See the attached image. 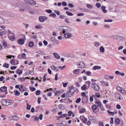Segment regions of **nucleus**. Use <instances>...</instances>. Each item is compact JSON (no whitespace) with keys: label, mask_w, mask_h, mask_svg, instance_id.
I'll return each mask as SVG.
<instances>
[{"label":"nucleus","mask_w":126,"mask_h":126,"mask_svg":"<svg viewBox=\"0 0 126 126\" xmlns=\"http://www.w3.org/2000/svg\"><path fill=\"white\" fill-rule=\"evenodd\" d=\"M0 90L1 92H7V91H6V90H7V87L5 86L2 87L0 88Z\"/></svg>","instance_id":"15"},{"label":"nucleus","mask_w":126,"mask_h":126,"mask_svg":"<svg viewBox=\"0 0 126 126\" xmlns=\"http://www.w3.org/2000/svg\"><path fill=\"white\" fill-rule=\"evenodd\" d=\"M78 67L79 68H85L86 65L83 63V62H80L78 64Z\"/></svg>","instance_id":"8"},{"label":"nucleus","mask_w":126,"mask_h":126,"mask_svg":"<svg viewBox=\"0 0 126 126\" xmlns=\"http://www.w3.org/2000/svg\"><path fill=\"white\" fill-rule=\"evenodd\" d=\"M92 109L94 113H95V111H97V110H98V106H97L96 104H94L92 106Z\"/></svg>","instance_id":"9"},{"label":"nucleus","mask_w":126,"mask_h":126,"mask_svg":"<svg viewBox=\"0 0 126 126\" xmlns=\"http://www.w3.org/2000/svg\"><path fill=\"white\" fill-rule=\"evenodd\" d=\"M27 8L26 9V10H27V11H30V10H32V8H31V6H29V5H27Z\"/></svg>","instance_id":"35"},{"label":"nucleus","mask_w":126,"mask_h":126,"mask_svg":"<svg viewBox=\"0 0 126 126\" xmlns=\"http://www.w3.org/2000/svg\"><path fill=\"white\" fill-rule=\"evenodd\" d=\"M0 33H2V34H6L7 33V31L5 30V27L3 26H0Z\"/></svg>","instance_id":"6"},{"label":"nucleus","mask_w":126,"mask_h":126,"mask_svg":"<svg viewBox=\"0 0 126 126\" xmlns=\"http://www.w3.org/2000/svg\"><path fill=\"white\" fill-rule=\"evenodd\" d=\"M80 119H81L82 123H83V124H86V123H87V118H86L84 117H81Z\"/></svg>","instance_id":"14"},{"label":"nucleus","mask_w":126,"mask_h":126,"mask_svg":"<svg viewBox=\"0 0 126 126\" xmlns=\"http://www.w3.org/2000/svg\"><path fill=\"white\" fill-rule=\"evenodd\" d=\"M86 88H87V86H86V85H84L82 87V90H86Z\"/></svg>","instance_id":"52"},{"label":"nucleus","mask_w":126,"mask_h":126,"mask_svg":"<svg viewBox=\"0 0 126 126\" xmlns=\"http://www.w3.org/2000/svg\"><path fill=\"white\" fill-rule=\"evenodd\" d=\"M110 125H114V118L113 117L111 118Z\"/></svg>","instance_id":"54"},{"label":"nucleus","mask_w":126,"mask_h":126,"mask_svg":"<svg viewBox=\"0 0 126 126\" xmlns=\"http://www.w3.org/2000/svg\"><path fill=\"white\" fill-rule=\"evenodd\" d=\"M100 8H101V9H102V12L104 13H107V12H108V10H106V6H101Z\"/></svg>","instance_id":"17"},{"label":"nucleus","mask_w":126,"mask_h":126,"mask_svg":"<svg viewBox=\"0 0 126 126\" xmlns=\"http://www.w3.org/2000/svg\"><path fill=\"white\" fill-rule=\"evenodd\" d=\"M1 104H3L5 106H10L11 104H12V102H11V100H6V99H2L1 100Z\"/></svg>","instance_id":"1"},{"label":"nucleus","mask_w":126,"mask_h":126,"mask_svg":"<svg viewBox=\"0 0 126 126\" xmlns=\"http://www.w3.org/2000/svg\"><path fill=\"white\" fill-rule=\"evenodd\" d=\"M18 44H19V45H24V39L23 38H21V39H19L18 40Z\"/></svg>","instance_id":"12"},{"label":"nucleus","mask_w":126,"mask_h":126,"mask_svg":"<svg viewBox=\"0 0 126 126\" xmlns=\"http://www.w3.org/2000/svg\"><path fill=\"white\" fill-rule=\"evenodd\" d=\"M81 96H82V97H84L83 98V100H84V99H86L87 101H88V96H86V94L85 93H82Z\"/></svg>","instance_id":"13"},{"label":"nucleus","mask_w":126,"mask_h":126,"mask_svg":"<svg viewBox=\"0 0 126 126\" xmlns=\"http://www.w3.org/2000/svg\"><path fill=\"white\" fill-rule=\"evenodd\" d=\"M118 88H120L119 87H117V90H119V91H120L121 93H122L123 94H126V91L125 90V89L122 88L120 89V90L118 89Z\"/></svg>","instance_id":"20"},{"label":"nucleus","mask_w":126,"mask_h":126,"mask_svg":"<svg viewBox=\"0 0 126 126\" xmlns=\"http://www.w3.org/2000/svg\"><path fill=\"white\" fill-rule=\"evenodd\" d=\"M87 7H88V8H90L91 9H92V8H93V6L90 4H88L87 5Z\"/></svg>","instance_id":"50"},{"label":"nucleus","mask_w":126,"mask_h":126,"mask_svg":"<svg viewBox=\"0 0 126 126\" xmlns=\"http://www.w3.org/2000/svg\"><path fill=\"white\" fill-rule=\"evenodd\" d=\"M35 28H36V29H42L43 28V27L40 25H36L35 26Z\"/></svg>","instance_id":"47"},{"label":"nucleus","mask_w":126,"mask_h":126,"mask_svg":"<svg viewBox=\"0 0 126 126\" xmlns=\"http://www.w3.org/2000/svg\"><path fill=\"white\" fill-rule=\"evenodd\" d=\"M3 67H5V68H8L9 67V64L5 63L3 65Z\"/></svg>","instance_id":"33"},{"label":"nucleus","mask_w":126,"mask_h":126,"mask_svg":"<svg viewBox=\"0 0 126 126\" xmlns=\"http://www.w3.org/2000/svg\"><path fill=\"white\" fill-rule=\"evenodd\" d=\"M104 22H113V20L112 19L104 20Z\"/></svg>","instance_id":"56"},{"label":"nucleus","mask_w":126,"mask_h":126,"mask_svg":"<svg viewBox=\"0 0 126 126\" xmlns=\"http://www.w3.org/2000/svg\"><path fill=\"white\" fill-rule=\"evenodd\" d=\"M41 94V91L40 90H37L35 92V95H36V96H40Z\"/></svg>","instance_id":"36"},{"label":"nucleus","mask_w":126,"mask_h":126,"mask_svg":"<svg viewBox=\"0 0 126 126\" xmlns=\"http://www.w3.org/2000/svg\"><path fill=\"white\" fill-rule=\"evenodd\" d=\"M29 47H34V42L33 41H31L29 43Z\"/></svg>","instance_id":"38"},{"label":"nucleus","mask_w":126,"mask_h":126,"mask_svg":"<svg viewBox=\"0 0 126 126\" xmlns=\"http://www.w3.org/2000/svg\"><path fill=\"white\" fill-rule=\"evenodd\" d=\"M11 64H12L13 65H15V60H13V59H12L11 61Z\"/></svg>","instance_id":"49"},{"label":"nucleus","mask_w":126,"mask_h":126,"mask_svg":"<svg viewBox=\"0 0 126 126\" xmlns=\"http://www.w3.org/2000/svg\"><path fill=\"white\" fill-rule=\"evenodd\" d=\"M81 101V98H78L76 100V103H80V101Z\"/></svg>","instance_id":"63"},{"label":"nucleus","mask_w":126,"mask_h":126,"mask_svg":"<svg viewBox=\"0 0 126 126\" xmlns=\"http://www.w3.org/2000/svg\"><path fill=\"white\" fill-rule=\"evenodd\" d=\"M27 4H25L24 6V8H21L20 9V11H21V12H24V11H27V10H26V9H27Z\"/></svg>","instance_id":"10"},{"label":"nucleus","mask_w":126,"mask_h":126,"mask_svg":"<svg viewBox=\"0 0 126 126\" xmlns=\"http://www.w3.org/2000/svg\"><path fill=\"white\" fill-rule=\"evenodd\" d=\"M43 59H44V60H50L51 57L50 56H44Z\"/></svg>","instance_id":"55"},{"label":"nucleus","mask_w":126,"mask_h":126,"mask_svg":"<svg viewBox=\"0 0 126 126\" xmlns=\"http://www.w3.org/2000/svg\"><path fill=\"white\" fill-rule=\"evenodd\" d=\"M23 72V71H22V70L18 69V70L17 71V73H18V74H19V75H21Z\"/></svg>","instance_id":"40"},{"label":"nucleus","mask_w":126,"mask_h":126,"mask_svg":"<svg viewBox=\"0 0 126 126\" xmlns=\"http://www.w3.org/2000/svg\"><path fill=\"white\" fill-rule=\"evenodd\" d=\"M99 51L100 52V53H105V48H104V47L103 46H101L99 48Z\"/></svg>","instance_id":"29"},{"label":"nucleus","mask_w":126,"mask_h":126,"mask_svg":"<svg viewBox=\"0 0 126 126\" xmlns=\"http://www.w3.org/2000/svg\"><path fill=\"white\" fill-rule=\"evenodd\" d=\"M66 14H67L69 16H72L73 15V14L70 12L66 11Z\"/></svg>","instance_id":"43"},{"label":"nucleus","mask_w":126,"mask_h":126,"mask_svg":"<svg viewBox=\"0 0 126 126\" xmlns=\"http://www.w3.org/2000/svg\"><path fill=\"white\" fill-rule=\"evenodd\" d=\"M89 120L90 121L92 122V123H95V122H96L95 118L92 116L89 117Z\"/></svg>","instance_id":"16"},{"label":"nucleus","mask_w":126,"mask_h":126,"mask_svg":"<svg viewBox=\"0 0 126 126\" xmlns=\"http://www.w3.org/2000/svg\"><path fill=\"white\" fill-rule=\"evenodd\" d=\"M93 70H96V69H97L98 70H100V69H101V66L97 65L94 66L93 67Z\"/></svg>","instance_id":"24"},{"label":"nucleus","mask_w":126,"mask_h":126,"mask_svg":"<svg viewBox=\"0 0 126 126\" xmlns=\"http://www.w3.org/2000/svg\"><path fill=\"white\" fill-rule=\"evenodd\" d=\"M48 19V17L47 16H40L39 17V20L40 22H44L45 20Z\"/></svg>","instance_id":"4"},{"label":"nucleus","mask_w":126,"mask_h":126,"mask_svg":"<svg viewBox=\"0 0 126 126\" xmlns=\"http://www.w3.org/2000/svg\"><path fill=\"white\" fill-rule=\"evenodd\" d=\"M79 70H80L79 69H77L73 71V73H75V74H78V73L79 72Z\"/></svg>","instance_id":"45"},{"label":"nucleus","mask_w":126,"mask_h":126,"mask_svg":"<svg viewBox=\"0 0 126 126\" xmlns=\"http://www.w3.org/2000/svg\"><path fill=\"white\" fill-rule=\"evenodd\" d=\"M8 38H9L10 39V40H11V41H13V40L14 39H15V36H13V35H8Z\"/></svg>","instance_id":"32"},{"label":"nucleus","mask_w":126,"mask_h":126,"mask_svg":"<svg viewBox=\"0 0 126 126\" xmlns=\"http://www.w3.org/2000/svg\"><path fill=\"white\" fill-rule=\"evenodd\" d=\"M46 12H47V13H52V11L51 9H48L45 10Z\"/></svg>","instance_id":"60"},{"label":"nucleus","mask_w":126,"mask_h":126,"mask_svg":"<svg viewBox=\"0 0 126 126\" xmlns=\"http://www.w3.org/2000/svg\"><path fill=\"white\" fill-rule=\"evenodd\" d=\"M66 126V122L63 121L61 124H59L58 125V126Z\"/></svg>","instance_id":"28"},{"label":"nucleus","mask_w":126,"mask_h":126,"mask_svg":"<svg viewBox=\"0 0 126 126\" xmlns=\"http://www.w3.org/2000/svg\"><path fill=\"white\" fill-rule=\"evenodd\" d=\"M26 3L30 4V5H35L37 3L36 1L33 0H24Z\"/></svg>","instance_id":"3"},{"label":"nucleus","mask_w":126,"mask_h":126,"mask_svg":"<svg viewBox=\"0 0 126 126\" xmlns=\"http://www.w3.org/2000/svg\"><path fill=\"white\" fill-rule=\"evenodd\" d=\"M30 89L31 91H32V92H34V91H36V88L34 87H30Z\"/></svg>","instance_id":"48"},{"label":"nucleus","mask_w":126,"mask_h":126,"mask_svg":"<svg viewBox=\"0 0 126 126\" xmlns=\"http://www.w3.org/2000/svg\"><path fill=\"white\" fill-rule=\"evenodd\" d=\"M92 87L95 91H99V90H100V87H99V85L94 82L92 83Z\"/></svg>","instance_id":"2"},{"label":"nucleus","mask_w":126,"mask_h":126,"mask_svg":"<svg viewBox=\"0 0 126 126\" xmlns=\"http://www.w3.org/2000/svg\"><path fill=\"white\" fill-rule=\"evenodd\" d=\"M73 95V94L70 92V91H67L66 94V96L67 98H69V97H71Z\"/></svg>","instance_id":"11"},{"label":"nucleus","mask_w":126,"mask_h":126,"mask_svg":"<svg viewBox=\"0 0 126 126\" xmlns=\"http://www.w3.org/2000/svg\"><path fill=\"white\" fill-rule=\"evenodd\" d=\"M115 97L116 99H118L119 100H123V96L120 94H115Z\"/></svg>","instance_id":"7"},{"label":"nucleus","mask_w":126,"mask_h":126,"mask_svg":"<svg viewBox=\"0 0 126 126\" xmlns=\"http://www.w3.org/2000/svg\"><path fill=\"white\" fill-rule=\"evenodd\" d=\"M86 74H87V75H88V76H90V75H91V74H92V73H91V71H86Z\"/></svg>","instance_id":"53"},{"label":"nucleus","mask_w":126,"mask_h":126,"mask_svg":"<svg viewBox=\"0 0 126 126\" xmlns=\"http://www.w3.org/2000/svg\"><path fill=\"white\" fill-rule=\"evenodd\" d=\"M76 90V89L74 88V86H72L71 87V89H70L69 91L71 93H72V94H74Z\"/></svg>","instance_id":"18"},{"label":"nucleus","mask_w":126,"mask_h":126,"mask_svg":"<svg viewBox=\"0 0 126 126\" xmlns=\"http://www.w3.org/2000/svg\"><path fill=\"white\" fill-rule=\"evenodd\" d=\"M49 16L50 17H53V18H55V17H57V15H56L55 13H52V14L49 15Z\"/></svg>","instance_id":"39"},{"label":"nucleus","mask_w":126,"mask_h":126,"mask_svg":"<svg viewBox=\"0 0 126 126\" xmlns=\"http://www.w3.org/2000/svg\"><path fill=\"white\" fill-rule=\"evenodd\" d=\"M95 105H97V107H101L102 106V103L101 101L99 100H96L94 101Z\"/></svg>","instance_id":"19"},{"label":"nucleus","mask_w":126,"mask_h":126,"mask_svg":"<svg viewBox=\"0 0 126 126\" xmlns=\"http://www.w3.org/2000/svg\"><path fill=\"white\" fill-rule=\"evenodd\" d=\"M64 36L65 38L68 39L69 38H70V37H71V34H70V33H66L64 34Z\"/></svg>","instance_id":"23"},{"label":"nucleus","mask_w":126,"mask_h":126,"mask_svg":"<svg viewBox=\"0 0 126 126\" xmlns=\"http://www.w3.org/2000/svg\"><path fill=\"white\" fill-rule=\"evenodd\" d=\"M94 45L96 48H98V47H100V43L99 42H94Z\"/></svg>","instance_id":"30"},{"label":"nucleus","mask_w":126,"mask_h":126,"mask_svg":"<svg viewBox=\"0 0 126 126\" xmlns=\"http://www.w3.org/2000/svg\"><path fill=\"white\" fill-rule=\"evenodd\" d=\"M86 110L84 108H81L79 110V113L80 114H83V113H85Z\"/></svg>","instance_id":"27"},{"label":"nucleus","mask_w":126,"mask_h":126,"mask_svg":"<svg viewBox=\"0 0 126 126\" xmlns=\"http://www.w3.org/2000/svg\"><path fill=\"white\" fill-rule=\"evenodd\" d=\"M77 15V16H84V13H78Z\"/></svg>","instance_id":"57"},{"label":"nucleus","mask_w":126,"mask_h":126,"mask_svg":"<svg viewBox=\"0 0 126 126\" xmlns=\"http://www.w3.org/2000/svg\"><path fill=\"white\" fill-rule=\"evenodd\" d=\"M104 27H105V28H111V26H110V25L106 24L104 26Z\"/></svg>","instance_id":"59"},{"label":"nucleus","mask_w":126,"mask_h":126,"mask_svg":"<svg viewBox=\"0 0 126 126\" xmlns=\"http://www.w3.org/2000/svg\"><path fill=\"white\" fill-rule=\"evenodd\" d=\"M53 55L54 56L55 58L57 59V60H60L61 59V56L58 55V53H53Z\"/></svg>","instance_id":"21"},{"label":"nucleus","mask_w":126,"mask_h":126,"mask_svg":"<svg viewBox=\"0 0 126 126\" xmlns=\"http://www.w3.org/2000/svg\"><path fill=\"white\" fill-rule=\"evenodd\" d=\"M27 110L29 111L31 110V105H29L28 103H27Z\"/></svg>","instance_id":"42"},{"label":"nucleus","mask_w":126,"mask_h":126,"mask_svg":"<svg viewBox=\"0 0 126 126\" xmlns=\"http://www.w3.org/2000/svg\"><path fill=\"white\" fill-rule=\"evenodd\" d=\"M4 23V20L2 17H0V24H3Z\"/></svg>","instance_id":"37"},{"label":"nucleus","mask_w":126,"mask_h":126,"mask_svg":"<svg viewBox=\"0 0 126 126\" xmlns=\"http://www.w3.org/2000/svg\"><path fill=\"white\" fill-rule=\"evenodd\" d=\"M14 92H15V96H19V95H20V92L17 90L14 91Z\"/></svg>","instance_id":"31"},{"label":"nucleus","mask_w":126,"mask_h":126,"mask_svg":"<svg viewBox=\"0 0 126 126\" xmlns=\"http://www.w3.org/2000/svg\"><path fill=\"white\" fill-rule=\"evenodd\" d=\"M1 118H3V121H5L6 120V118H5V115L3 114V113L1 114L0 115Z\"/></svg>","instance_id":"46"},{"label":"nucleus","mask_w":126,"mask_h":126,"mask_svg":"<svg viewBox=\"0 0 126 126\" xmlns=\"http://www.w3.org/2000/svg\"><path fill=\"white\" fill-rule=\"evenodd\" d=\"M99 126H104V122H100L99 123Z\"/></svg>","instance_id":"64"},{"label":"nucleus","mask_w":126,"mask_h":126,"mask_svg":"<svg viewBox=\"0 0 126 126\" xmlns=\"http://www.w3.org/2000/svg\"><path fill=\"white\" fill-rule=\"evenodd\" d=\"M68 6L69 7H71V8H72V7H74V5H73V4H71V3H69V4H68Z\"/></svg>","instance_id":"61"},{"label":"nucleus","mask_w":126,"mask_h":126,"mask_svg":"<svg viewBox=\"0 0 126 126\" xmlns=\"http://www.w3.org/2000/svg\"><path fill=\"white\" fill-rule=\"evenodd\" d=\"M18 80H21V81H25L26 79L25 78H19Z\"/></svg>","instance_id":"62"},{"label":"nucleus","mask_w":126,"mask_h":126,"mask_svg":"<svg viewBox=\"0 0 126 126\" xmlns=\"http://www.w3.org/2000/svg\"><path fill=\"white\" fill-rule=\"evenodd\" d=\"M36 53H37V54H39V55H41V56H44L45 55V52H43V51H37Z\"/></svg>","instance_id":"41"},{"label":"nucleus","mask_w":126,"mask_h":126,"mask_svg":"<svg viewBox=\"0 0 126 126\" xmlns=\"http://www.w3.org/2000/svg\"><path fill=\"white\" fill-rule=\"evenodd\" d=\"M4 12L5 15H8V16H10L11 15V13L9 12L4 11Z\"/></svg>","instance_id":"44"},{"label":"nucleus","mask_w":126,"mask_h":126,"mask_svg":"<svg viewBox=\"0 0 126 126\" xmlns=\"http://www.w3.org/2000/svg\"><path fill=\"white\" fill-rule=\"evenodd\" d=\"M9 119L10 121H18L19 117L16 115H13L12 117H10Z\"/></svg>","instance_id":"5"},{"label":"nucleus","mask_w":126,"mask_h":126,"mask_svg":"<svg viewBox=\"0 0 126 126\" xmlns=\"http://www.w3.org/2000/svg\"><path fill=\"white\" fill-rule=\"evenodd\" d=\"M115 123H116L117 125H120V123H121V120H120V119H116L115 120Z\"/></svg>","instance_id":"34"},{"label":"nucleus","mask_w":126,"mask_h":126,"mask_svg":"<svg viewBox=\"0 0 126 126\" xmlns=\"http://www.w3.org/2000/svg\"><path fill=\"white\" fill-rule=\"evenodd\" d=\"M98 98H101V95L99 93H96L94 94V99L95 100H97Z\"/></svg>","instance_id":"22"},{"label":"nucleus","mask_w":126,"mask_h":126,"mask_svg":"<svg viewBox=\"0 0 126 126\" xmlns=\"http://www.w3.org/2000/svg\"><path fill=\"white\" fill-rule=\"evenodd\" d=\"M51 69H52V70H55V71H59V68H58V67H56L54 65L51 66Z\"/></svg>","instance_id":"25"},{"label":"nucleus","mask_w":126,"mask_h":126,"mask_svg":"<svg viewBox=\"0 0 126 126\" xmlns=\"http://www.w3.org/2000/svg\"><path fill=\"white\" fill-rule=\"evenodd\" d=\"M95 5L98 8H100V7H101V4L99 2L96 3Z\"/></svg>","instance_id":"51"},{"label":"nucleus","mask_w":126,"mask_h":126,"mask_svg":"<svg viewBox=\"0 0 126 126\" xmlns=\"http://www.w3.org/2000/svg\"><path fill=\"white\" fill-rule=\"evenodd\" d=\"M59 109H60V110H64V109H65V108L64 107V105H63V104H61L58 106Z\"/></svg>","instance_id":"26"},{"label":"nucleus","mask_w":126,"mask_h":126,"mask_svg":"<svg viewBox=\"0 0 126 126\" xmlns=\"http://www.w3.org/2000/svg\"><path fill=\"white\" fill-rule=\"evenodd\" d=\"M94 96H91L90 97V102H93V100H94Z\"/></svg>","instance_id":"58"}]
</instances>
